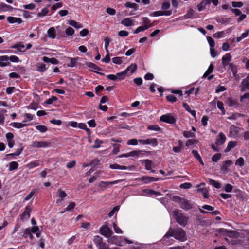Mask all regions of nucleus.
Instances as JSON below:
<instances>
[{
    "mask_svg": "<svg viewBox=\"0 0 249 249\" xmlns=\"http://www.w3.org/2000/svg\"><path fill=\"white\" fill-rule=\"evenodd\" d=\"M169 236H173L176 239L181 241H184L186 240L185 232L181 228L170 229L165 235L164 238Z\"/></svg>",
    "mask_w": 249,
    "mask_h": 249,
    "instance_id": "obj_1",
    "label": "nucleus"
},
{
    "mask_svg": "<svg viewBox=\"0 0 249 249\" xmlns=\"http://www.w3.org/2000/svg\"><path fill=\"white\" fill-rule=\"evenodd\" d=\"M173 215L176 221L180 225L185 226L187 222L188 218L186 216L180 213L178 210L173 211Z\"/></svg>",
    "mask_w": 249,
    "mask_h": 249,
    "instance_id": "obj_2",
    "label": "nucleus"
},
{
    "mask_svg": "<svg viewBox=\"0 0 249 249\" xmlns=\"http://www.w3.org/2000/svg\"><path fill=\"white\" fill-rule=\"evenodd\" d=\"M212 3L214 6L218 5V0H203V1L197 5L199 11L204 10L207 5Z\"/></svg>",
    "mask_w": 249,
    "mask_h": 249,
    "instance_id": "obj_3",
    "label": "nucleus"
},
{
    "mask_svg": "<svg viewBox=\"0 0 249 249\" xmlns=\"http://www.w3.org/2000/svg\"><path fill=\"white\" fill-rule=\"evenodd\" d=\"M122 181V180H117L113 181H101L98 186L102 191H104L109 187L110 185H114Z\"/></svg>",
    "mask_w": 249,
    "mask_h": 249,
    "instance_id": "obj_4",
    "label": "nucleus"
},
{
    "mask_svg": "<svg viewBox=\"0 0 249 249\" xmlns=\"http://www.w3.org/2000/svg\"><path fill=\"white\" fill-rule=\"evenodd\" d=\"M100 233L105 237L108 238L111 236L113 231L108 227L104 225L100 229Z\"/></svg>",
    "mask_w": 249,
    "mask_h": 249,
    "instance_id": "obj_5",
    "label": "nucleus"
},
{
    "mask_svg": "<svg viewBox=\"0 0 249 249\" xmlns=\"http://www.w3.org/2000/svg\"><path fill=\"white\" fill-rule=\"evenodd\" d=\"M227 234L229 236L232 238H237L239 236V234L234 231H228L223 228L219 229V234Z\"/></svg>",
    "mask_w": 249,
    "mask_h": 249,
    "instance_id": "obj_6",
    "label": "nucleus"
},
{
    "mask_svg": "<svg viewBox=\"0 0 249 249\" xmlns=\"http://www.w3.org/2000/svg\"><path fill=\"white\" fill-rule=\"evenodd\" d=\"M139 142L142 145H151L154 146L158 145V141L156 138L147 139L146 140L139 139Z\"/></svg>",
    "mask_w": 249,
    "mask_h": 249,
    "instance_id": "obj_7",
    "label": "nucleus"
},
{
    "mask_svg": "<svg viewBox=\"0 0 249 249\" xmlns=\"http://www.w3.org/2000/svg\"><path fill=\"white\" fill-rule=\"evenodd\" d=\"M160 120L169 124H174L176 122V119L170 114L163 115L160 116Z\"/></svg>",
    "mask_w": 249,
    "mask_h": 249,
    "instance_id": "obj_8",
    "label": "nucleus"
},
{
    "mask_svg": "<svg viewBox=\"0 0 249 249\" xmlns=\"http://www.w3.org/2000/svg\"><path fill=\"white\" fill-rule=\"evenodd\" d=\"M50 143L45 141H34L32 143V147L34 148H45L48 147Z\"/></svg>",
    "mask_w": 249,
    "mask_h": 249,
    "instance_id": "obj_9",
    "label": "nucleus"
},
{
    "mask_svg": "<svg viewBox=\"0 0 249 249\" xmlns=\"http://www.w3.org/2000/svg\"><path fill=\"white\" fill-rule=\"evenodd\" d=\"M32 208L30 206L26 207L24 212L20 215L21 219L22 220H27L29 219L31 211Z\"/></svg>",
    "mask_w": 249,
    "mask_h": 249,
    "instance_id": "obj_10",
    "label": "nucleus"
},
{
    "mask_svg": "<svg viewBox=\"0 0 249 249\" xmlns=\"http://www.w3.org/2000/svg\"><path fill=\"white\" fill-rule=\"evenodd\" d=\"M207 40H208L209 44L210 45V46L211 54L212 57H215V56L216 55V53L215 52L214 49V45H215L214 41L213 39V38L210 36L207 37Z\"/></svg>",
    "mask_w": 249,
    "mask_h": 249,
    "instance_id": "obj_11",
    "label": "nucleus"
},
{
    "mask_svg": "<svg viewBox=\"0 0 249 249\" xmlns=\"http://www.w3.org/2000/svg\"><path fill=\"white\" fill-rule=\"evenodd\" d=\"M160 179V178L151 177L148 176H143L141 178V180L143 181L144 183L147 184L151 182L157 181Z\"/></svg>",
    "mask_w": 249,
    "mask_h": 249,
    "instance_id": "obj_12",
    "label": "nucleus"
},
{
    "mask_svg": "<svg viewBox=\"0 0 249 249\" xmlns=\"http://www.w3.org/2000/svg\"><path fill=\"white\" fill-rule=\"evenodd\" d=\"M232 164V161L230 160L225 161L221 166V172L226 174L228 171V168Z\"/></svg>",
    "mask_w": 249,
    "mask_h": 249,
    "instance_id": "obj_13",
    "label": "nucleus"
},
{
    "mask_svg": "<svg viewBox=\"0 0 249 249\" xmlns=\"http://www.w3.org/2000/svg\"><path fill=\"white\" fill-rule=\"evenodd\" d=\"M179 202L180 207L184 209H189L192 207V205L190 204L189 201L183 198H180Z\"/></svg>",
    "mask_w": 249,
    "mask_h": 249,
    "instance_id": "obj_14",
    "label": "nucleus"
},
{
    "mask_svg": "<svg viewBox=\"0 0 249 249\" xmlns=\"http://www.w3.org/2000/svg\"><path fill=\"white\" fill-rule=\"evenodd\" d=\"M10 65V62H8L7 56H0V67H3Z\"/></svg>",
    "mask_w": 249,
    "mask_h": 249,
    "instance_id": "obj_15",
    "label": "nucleus"
},
{
    "mask_svg": "<svg viewBox=\"0 0 249 249\" xmlns=\"http://www.w3.org/2000/svg\"><path fill=\"white\" fill-rule=\"evenodd\" d=\"M246 89H249V75L242 82L241 89L244 91Z\"/></svg>",
    "mask_w": 249,
    "mask_h": 249,
    "instance_id": "obj_16",
    "label": "nucleus"
},
{
    "mask_svg": "<svg viewBox=\"0 0 249 249\" xmlns=\"http://www.w3.org/2000/svg\"><path fill=\"white\" fill-rule=\"evenodd\" d=\"M137 69V65L135 63L132 64L130 66L128 67L124 71L125 72L126 74L128 73V72L130 71V74H132Z\"/></svg>",
    "mask_w": 249,
    "mask_h": 249,
    "instance_id": "obj_17",
    "label": "nucleus"
},
{
    "mask_svg": "<svg viewBox=\"0 0 249 249\" xmlns=\"http://www.w3.org/2000/svg\"><path fill=\"white\" fill-rule=\"evenodd\" d=\"M144 152H146L142 150H134L130 152L129 155H130V157H143L144 156Z\"/></svg>",
    "mask_w": 249,
    "mask_h": 249,
    "instance_id": "obj_18",
    "label": "nucleus"
},
{
    "mask_svg": "<svg viewBox=\"0 0 249 249\" xmlns=\"http://www.w3.org/2000/svg\"><path fill=\"white\" fill-rule=\"evenodd\" d=\"M237 144V141H230L228 144V145L226 149H225V152H228L230 151L232 148L235 147Z\"/></svg>",
    "mask_w": 249,
    "mask_h": 249,
    "instance_id": "obj_19",
    "label": "nucleus"
},
{
    "mask_svg": "<svg viewBox=\"0 0 249 249\" xmlns=\"http://www.w3.org/2000/svg\"><path fill=\"white\" fill-rule=\"evenodd\" d=\"M142 191L143 193H146V194H142L141 195L142 196H146L147 195H155L156 196L160 195V192L155 191L152 189H144L142 190Z\"/></svg>",
    "mask_w": 249,
    "mask_h": 249,
    "instance_id": "obj_20",
    "label": "nucleus"
},
{
    "mask_svg": "<svg viewBox=\"0 0 249 249\" xmlns=\"http://www.w3.org/2000/svg\"><path fill=\"white\" fill-rule=\"evenodd\" d=\"M42 60L44 62L46 63H50L53 64H58L59 61L55 58H49L46 56L43 57Z\"/></svg>",
    "mask_w": 249,
    "mask_h": 249,
    "instance_id": "obj_21",
    "label": "nucleus"
},
{
    "mask_svg": "<svg viewBox=\"0 0 249 249\" xmlns=\"http://www.w3.org/2000/svg\"><path fill=\"white\" fill-rule=\"evenodd\" d=\"M8 21L10 23H18L20 24L22 22V19L19 18H16L13 17H8L7 18Z\"/></svg>",
    "mask_w": 249,
    "mask_h": 249,
    "instance_id": "obj_22",
    "label": "nucleus"
},
{
    "mask_svg": "<svg viewBox=\"0 0 249 249\" xmlns=\"http://www.w3.org/2000/svg\"><path fill=\"white\" fill-rule=\"evenodd\" d=\"M231 56L230 54L227 53L225 54L222 59V64L225 66L228 65L230 61L231 60Z\"/></svg>",
    "mask_w": 249,
    "mask_h": 249,
    "instance_id": "obj_23",
    "label": "nucleus"
},
{
    "mask_svg": "<svg viewBox=\"0 0 249 249\" xmlns=\"http://www.w3.org/2000/svg\"><path fill=\"white\" fill-rule=\"evenodd\" d=\"M47 34L49 38L54 39L56 37V31L54 27H51L48 29Z\"/></svg>",
    "mask_w": 249,
    "mask_h": 249,
    "instance_id": "obj_24",
    "label": "nucleus"
},
{
    "mask_svg": "<svg viewBox=\"0 0 249 249\" xmlns=\"http://www.w3.org/2000/svg\"><path fill=\"white\" fill-rule=\"evenodd\" d=\"M134 22L130 18H126L121 21V24L125 26H131L133 25Z\"/></svg>",
    "mask_w": 249,
    "mask_h": 249,
    "instance_id": "obj_25",
    "label": "nucleus"
},
{
    "mask_svg": "<svg viewBox=\"0 0 249 249\" xmlns=\"http://www.w3.org/2000/svg\"><path fill=\"white\" fill-rule=\"evenodd\" d=\"M10 125L13 127L16 128H23L27 125V124L24 123H18V122H14L10 124Z\"/></svg>",
    "mask_w": 249,
    "mask_h": 249,
    "instance_id": "obj_26",
    "label": "nucleus"
},
{
    "mask_svg": "<svg viewBox=\"0 0 249 249\" xmlns=\"http://www.w3.org/2000/svg\"><path fill=\"white\" fill-rule=\"evenodd\" d=\"M203 209H205V210H207L208 211H212L213 210L214 208L212 207L210 205H203L202 207V208H199V210L201 212V213L204 214V213H206V212L204 210H203Z\"/></svg>",
    "mask_w": 249,
    "mask_h": 249,
    "instance_id": "obj_27",
    "label": "nucleus"
},
{
    "mask_svg": "<svg viewBox=\"0 0 249 249\" xmlns=\"http://www.w3.org/2000/svg\"><path fill=\"white\" fill-rule=\"evenodd\" d=\"M142 163H144L145 168L147 170H151L152 162V161L148 159L144 160L142 161Z\"/></svg>",
    "mask_w": 249,
    "mask_h": 249,
    "instance_id": "obj_28",
    "label": "nucleus"
},
{
    "mask_svg": "<svg viewBox=\"0 0 249 249\" xmlns=\"http://www.w3.org/2000/svg\"><path fill=\"white\" fill-rule=\"evenodd\" d=\"M109 167L112 169L126 170L128 169L127 167L125 166H122L116 163L110 164Z\"/></svg>",
    "mask_w": 249,
    "mask_h": 249,
    "instance_id": "obj_29",
    "label": "nucleus"
},
{
    "mask_svg": "<svg viewBox=\"0 0 249 249\" xmlns=\"http://www.w3.org/2000/svg\"><path fill=\"white\" fill-rule=\"evenodd\" d=\"M198 192L201 193L203 196L205 198L209 197L208 190L206 188H200L197 190Z\"/></svg>",
    "mask_w": 249,
    "mask_h": 249,
    "instance_id": "obj_30",
    "label": "nucleus"
},
{
    "mask_svg": "<svg viewBox=\"0 0 249 249\" xmlns=\"http://www.w3.org/2000/svg\"><path fill=\"white\" fill-rule=\"evenodd\" d=\"M68 23L70 25L74 27L76 29L81 28L83 27V26L81 24L77 22L76 21L73 20L69 21Z\"/></svg>",
    "mask_w": 249,
    "mask_h": 249,
    "instance_id": "obj_31",
    "label": "nucleus"
},
{
    "mask_svg": "<svg viewBox=\"0 0 249 249\" xmlns=\"http://www.w3.org/2000/svg\"><path fill=\"white\" fill-rule=\"evenodd\" d=\"M78 58H69V63L67 64V66L69 67H73L76 66Z\"/></svg>",
    "mask_w": 249,
    "mask_h": 249,
    "instance_id": "obj_32",
    "label": "nucleus"
},
{
    "mask_svg": "<svg viewBox=\"0 0 249 249\" xmlns=\"http://www.w3.org/2000/svg\"><path fill=\"white\" fill-rule=\"evenodd\" d=\"M143 25L144 26H147L148 29L153 26L151 23L150 20L147 17H143L142 18Z\"/></svg>",
    "mask_w": 249,
    "mask_h": 249,
    "instance_id": "obj_33",
    "label": "nucleus"
},
{
    "mask_svg": "<svg viewBox=\"0 0 249 249\" xmlns=\"http://www.w3.org/2000/svg\"><path fill=\"white\" fill-rule=\"evenodd\" d=\"M183 107L187 111L189 112L193 117H196V111L194 110H191L189 106L187 103H183Z\"/></svg>",
    "mask_w": 249,
    "mask_h": 249,
    "instance_id": "obj_34",
    "label": "nucleus"
},
{
    "mask_svg": "<svg viewBox=\"0 0 249 249\" xmlns=\"http://www.w3.org/2000/svg\"><path fill=\"white\" fill-rule=\"evenodd\" d=\"M86 65L87 67L90 68L93 70H100L101 69L98 66H96L95 64L93 63L88 62L86 63Z\"/></svg>",
    "mask_w": 249,
    "mask_h": 249,
    "instance_id": "obj_35",
    "label": "nucleus"
},
{
    "mask_svg": "<svg viewBox=\"0 0 249 249\" xmlns=\"http://www.w3.org/2000/svg\"><path fill=\"white\" fill-rule=\"evenodd\" d=\"M195 14V11L192 9H190L187 12V14L184 16V19H188L193 17Z\"/></svg>",
    "mask_w": 249,
    "mask_h": 249,
    "instance_id": "obj_36",
    "label": "nucleus"
},
{
    "mask_svg": "<svg viewBox=\"0 0 249 249\" xmlns=\"http://www.w3.org/2000/svg\"><path fill=\"white\" fill-rule=\"evenodd\" d=\"M213 70V64H211L210 66L209 67L208 70L207 71L204 73V74L203 75V78H206L207 77L212 71Z\"/></svg>",
    "mask_w": 249,
    "mask_h": 249,
    "instance_id": "obj_37",
    "label": "nucleus"
},
{
    "mask_svg": "<svg viewBox=\"0 0 249 249\" xmlns=\"http://www.w3.org/2000/svg\"><path fill=\"white\" fill-rule=\"evenodd\" d=\"M18 166V164L16 161H12L9 164V171H12L17 169Z\"/></svg>",
    "mask_w": 249,
    "mask_h": 249,
    "instance_id": "obj_38",
    "label": "nucleus"
},
{
    "mask_svg": "<svg viewBox=\"0 0 249 249\" xmlns=\"http://www.w3.org/2000/svg\"><path fill=\"white\" fill-rule=\"evenodd\" d=\"M46 65L43 63H39L37 65L36 70L39 72H44L46 71Z\"/></svg>",
    "mask_w": 249,
    "mask_h": 249,
    "instance_id": "obj_39",
    "label": "nucleus"
},
{
    "mask_svg": "<svg viewBox=\"0 0 249 249\" xmlns=\"http://www.w3.org/2000/svg\"><path fill=\"white\" fill-rule=\"evenodd\" d=\"M75 206V203L74 202H71L69 204V205L65 208V210L64 212H61V213H63L64 212L66 211H71L72 210Z\"/></svg>",
    "mask_w": 249,
    "mask_h": 249,
    "instance_id": "obj_40",
    "label": "nucleus"
},
{
    "mask_svg": "<svg viewBox=\"0 0 249 249\" xmlns=\"http://www.w3.org/2000/svg\"><path fill=\"white\" fill-rule=\"evenodd\" d=\"M226 139V137L223 133H219V145L223 144L225 142Z\"/></svg>",
    "mask_w": 249,
    "mask_h": 249,
    "instance_id": "obj_41",
    "label": "nucleus"
},
{
    "mask_svg": "<svg viewBox=\"0 0 249 249\" xmlns=\"http://www.w3.org/2000/svg\"><path fill=\"white\" fill-rule=\"evenodd\" d=\"M116 78H117V80H120L124 79L125 78V77L126 76V74L125 73V72H124V71H122L121 72L117 73L116 74Z\"/></svg>",
    "mask_w": 249,
    "mask_h": 249,
    "instance_id": "obj_42",
    "label": "nucleus"
},
{
    "mask_svg": "<svg viewBox=\"0 0 249 249\" xmlns=\"http://www.w3.org/2000/svg\"><path fill=\"white\" fill-rule=\"evenodd\" d=\"M125 6L127 8H130L136 10L138 8V5L135 3H131L130 2H127L125 4Z\"/></svg>",
    "mask_w": 249,
    "mask_h": 249,
    "instance_id": "obj_43",
    "label": "nucleus"
},
{
    "mask_svg": "<svg viewBox=\"0 0 249 249\" xmlns=\"http://www.w3.org/2000/svg\"><path fill=\"white\" fill-rule=\"evenodd\" d=\"M108 238V239L107 240V241L108 243L111 244L118 245L117 242V237L116 236H110V237Z\"/></svg>",
    "mask_w": 249,
    "mask_h": 249,
    "instance_id": "obj_44",
    "label": "nucleus"
},
{
    "mask_svg": "<svg viewBox=\"0 0 249 249\" xmlns=\"http://www.w3.org/2000/svg\"><path fill=\"white\" fill-rule=\"evenodd\" d=\"M39 165L37 161H32L26 165V167L29 169L37 167Z\"/></svg>",
    "mask_w": 249,
    "mask_h": 249,
    "instance_id": "obj_45",
    "label": "nucleus"
},
{
    "mask_svg": "<svg viewBox=\"0 0 249 249\" xmlns=\"http://www.w3.org/2000/svg\"><path fill=\"white\" fill-rule=\"evenodd\" d=\"M8 62H10L9 60L12 62H18L19 61V58L16 55H11L10 57L7 56Z\"/></svg>",
    "mask_w": 249,
    "mask_h": 249,
    "instance_id": "obj_46",
    "label": "nucleus"
},
{
    "mask_svg": "<svg viewBox=\"0 0 249 249\" xmlns=\"http://www.w3.org/2000/svg\"><path fill=\"white\" fill-rule=\"evenodd\" d=\"M148 29L147 26H144L143 25L139 26L138 27L134 32V34H138L140 32L144 31Z\"/></svg>",
    "mask_w": 249,
    "mask_h": 249,
    "instance_id": "obj_47",
    "label": "nucleus"
},
{
    "mask_svg": "<svg viewBox=\"0 0 249 249\" xmlns=\"http://www.w3.org/2000/svg\"><path fill=\"white\" fill-rule=\"evenodd\" d=\"M49 12V10L47 8H44L41 11L38 13L37 15L40 17L46 16Z\"/></svg>",
    "mask_w": 249,
    "mask_h": 249,
    "instance_id": "obj_48",
    "label": "nucleus"
},
{
    "mask_svg": "<svg viewBox=\"0 0 249 249\" xmlns=\"http://www.w3.org/2000/svg\"><path fill=\"white\" fill-rule=\"evenodd\" d=\"M36 129L39 131L40 132L44 133L47 130V128L44 125H39L36 126Z\"/></svg>",
    "mask_w": 249,
    "mask_h": 249,
    "instance_id": "obj_49",
    "label": "nucleus"
},
{
    "mask_svg": "<svg viewBox=\"0 0 249 249\" xmlns=\"http://www.w3.org/2000/svg\"><path fill=\"white\" fill-rule=\"evenodd\" d=\"M244 164V159L242 157H240L235 162V165L242 167Z\"/></svg>",
    "mask_w": 249,
    "mask_h": 249,
    "instance_id": "obj_50",
    "label": "nucleus"
},
{
    "mask_svg": "<svg viewBox=\"0 0 249 249\" xmlns=\"http://www.w3.org/2000/svg\"><path fill=\"white\" fill-rule=\"evenodd\" d=\"M31 230L30 229H26L25 230H24V234H23V236H24L25 238H26L27 236H30L31 238H33V235H32L31 234Z\"/></svg>",
    "mask_w": 249,
    "mask_h": 249,
    "instance_id": "obj_51",
    "label": "nucleus"
},
{
    "mask_svg": "<svg viewBox=\"0 0 249 249\" xmlns=\"http://www.w3.org/2000/svg\"><path fill=\"white\" fill-rule=\"evenodd\" d=\"M102 238L99 236H95L94 238V243L97 245L99 246L100 244H101L102 242Z\"/></svg>",
    "mask_w": 249,
    "mask_h": 249,
    "instance_id": "obj_52",
    "label": "nucleus"
},
{
    "mask_svg": "<svg viewBox=\"0 0 249 249\" xmlns=\"http://www.w3.org/2000/svg\"><path fill=\"white\" fill-rule=\"evenodd\" d=\"M104 41H105V50L106 51V52L107 53H108L109 52L108 50V45L109 44V43L110 42V39L109 38H108V37H106V38H105Z\"/></svg>",
    "mask_w": 249,
    "mask_h": 249,
    "instance_id": "obj_53",
    "label": "nucleus"
},
{
    "mask_svg": "<svg viewBox=\"0 0 249 249\" xmlns=\"http://www.w3.org/2000/svg\"><path fill=\"white\" fill-rule=\"evenodd\" d=\"M138 141L136 139H130L128 141L127 143L128 145H137L138 144Z\"/></svg>",
    "mask_w": 249,
    "mask_h": 249,
    "instance_id": "obj_54",
    "label": "nucleus"
},
{
    "mask_svg": "<svg viewBox=\"0 0 249 249\" xmlns=\"http://www.w3.org/2000/svg\"><path fill=\"white\" fill-rule=\"evenodd\" d=\"M58 196L59 197L61 198L62 199L66 197L67 194L63 190H61L60 189H59L57 192Z\"/></svg>",
    "mask_w": 249,
    "mask_h": 249,
    "instance_id": "obj_55",
    "label": "nucleus"
},
{
    "mask_svg": "<svg viewBox=\"0 0 249 249\" xmlns=\"http://www.w3.org/2000/svg\"><path fill=\"white\" fill-rule=\"evenodd\" d=\"M232 6L233 7H238L240 8L242 7L243 5V3L241 1L239 2H236V1H233L231 3Z\"/></svg>",
    "mask_w": 249,
    "mask_h": 249,
    "instance_id": "obj_56",
    "label": "nucleus"
},
{
    "mask_svg": "<svg viewBox=\"0 0 249 249\" xmlns=\"http://www.w3.org/2000/svg\"><path fill=\"white\" fill-rule=\"evenodd\" d=\"M166 98L168 101L172 103L175 102L177 100L176 97L172 94L167 96Z\"/></svg>",
    "mask_w": 249,
    "mask_h": 249,
    "instance_id": "obj_57",
    "label": "nucleus"
},
{
    "mask_svg": "<svg viewBox=\"0 0 249 249\" xmlns=\"http://www.w3.org/2000/svg\"><path fill=\"white\" fill-rule=\"evenodd\" d=\"M113 227L114 230L116 233H123V231H122V230L120 228H119L115 223H114L113 224Z\"/></svg>",
    "mask_w": 249,
    "mask_h": 249,
    "instance_id": "obj_58",
    "label": "nucleus"
},
{
    "mask_svg": "<svg viewBox=\"0 0 249 249\" xmlns=\"http://www.w3.org/2000/svg\"><path fill=\"white\" fill-rule=\"evenodd\" d=\"M163 14V11H158L154 12L150 14L151 16L154 17H158L160 16H162Z\"/></svg>",
    "mask_w": 249,
    "mask_h": 249,
    "instance_id": "obj_59",
    "label": "nucleus"
},
{
    "mask_svg": "<svg viewBox=\"0 0 249 249\" xmlns=\"http://www.w3.org/2000/svg\"><path fill=\"white\" fill-rule=\"evenodd\" d=\"M112 62L117 64H120L122 63V58L119 57H114L112 59Z\"/></svg>",
    "mask_w": 249,
    "mask_h": 249,
    "instance_id": "obj_60",
    "label": "nucleus"
},
{
    "mask_svg": "<svg viewBox=\"0 0 249 249\" xmlns=\"http://www.w3.org/2000/svg\"><path fill=\"white\" fill-rule=\"evenodd\" d=\"M183 135L186 138H191L194 136V134L190 131H185L183 132Z\"/></svg>",
    "mask_w": 249,
    "mask_h": 249,
    "instance_id": "obj_61",
    "label": "nucleus"
},
{
    "mask_svg": "<svg viewBox=\"0 0 249 249\" xmlns=\"http://www.w3.org/2000/svg\"><path fill=\"white\" fill-rule=\"evenodd\" d=\"M129 34V33L125 30H122L118 32V35L121 37L127 36Z\"/></svg>",
    "mask_w": 249,
    "mask_h": 249,
    "instance_id": "obj_62",
    "label": "nucleus"
},
{
    "mask_svg": "<svg viewBox=\"0 0 249 249\" xmlns=\"http://www.w3.org/2000/svg\"><path fill=\"white\" fill-rule=\"evenodd\" d=\"M62 6L63 4L62 3H57L52 6V10L53 11H55L56 9L62 7Z\"/></svg>",
    "mask_w": 249,
    "mask_h": 249,
    "instance_id": "obj_63",
    "label": "nucleus"
},
{
    "mask_svg": "<svg viewBox=\"0 0 249 249\" xmlns=\"http://www.w3.org/2000/svg\"><path fill=\"white\" fill-rule=\"evenodd\" d=\"M98 246L99 249H111L108 247V246L105 243L102 242Z\"/></svg>",
    "mask_w": 249,
    "mask_h": 249,
    "instance_id": "obj_64",
    "label": "nucleus"
}]
</instances>
